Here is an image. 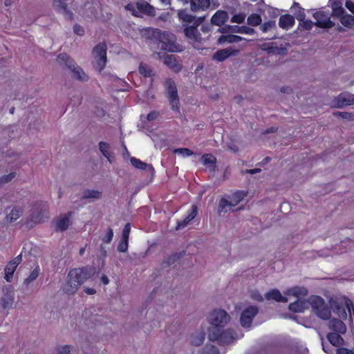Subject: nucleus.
I'll list each match as a JSON object with an SVG mask.
<instances>
[{
  "label": "nucleus",
  "mask_w": 354,
  "mask_h": 354,
  "mask_svg": "<svg viewBox=\"0 0 354 354\" xmlns=\"http://www.w3.org/2000/svg\"><path fill=\"white\" fill-rule=\"evenodd\" d=\"M218 32L221 34L226 33H244L248 35H253L256 32L255 30L252 28L246 26H231V25H225L223 28H218L217 30Z\"/></svg>",
  "instance_id": "nucleus-13"
},
{
  "label": "nucleus",
  "mask_w": 354,
  "mask_h": 354,
  "mask_svg": "<svg viewBox=\"0 0 354 354\" xmlns=\"http://www.w3.org/2000/svg\"><path fill=\"white\" fill-rule=\"evenodd\" d=\"M16 176L15 172H11L8 175H3L0 177V186L10 182Z\"/></svg>",
  "instance_id": "nucleus-48"
},
{
  "label": "nucleus",
  "mask_w": 354,
  "mask_h": 354,
  "mask_svg": "<svg viewBox=\"0 0 354 354\" xmlns=\"http://www.w3.org/2000/svg\"><path fill=\"white\" fill-rule=\"evenodd\" d=\"M130 161H131V165L133 167H135L136 168L142 169V170L149 171L150 174L151 176H153L155 171L151 165L147 164L134 157L131 158Z\"/></svg>",
  "instance_id": "nucleus-28"
},
{
  "label": "nucleus",
  "mask_w": 354,
  "mask_h": 354,
  "mask_svg": "<svg viewBox=\"0 0 354 354\" xmlns=\"http://www.w3.org/2000/svg\"><path fill=\"white\" fill-rule=\"evenodd\" d=\"M30 212V216L25 223L28 229L33 228L37 224L44 223L48 218V205L46 202L35 203Z\"/></svg>",
  "instance_id": "nucleus-3"
},
{
  "label": "nucleus",
  "mask_w": 354,
  "mask_h": 354,
  "mask_svg": "<svg viewBox=\"0 0 354 354\" xmlns=\"http://www.w3.org/2000/svg\"><path fill=\"white\" fill-rule=\"evenodd\" d=\"M311 306L313 312L319 318L327 320L331 315L330 307L327 306L324 300L319 296L311 295L309 297V307Z\"/></svg>",
  "instance_id": "nucleus-6"
},
{
  "label": "nucleus",
  "mask_w": 354,
  "mask_h": 354,
  "mask_svg": "<svg viewBox=\"0 0 354 354\" xmlns=\"http://www.w3.org/2000/svg\"><path fill=\"white\" fill-rule=\"evenodd\" d=\"M313 16L316 19L315 26L319 28L328 29L334 27L335 25V24L330 20L332 16L330 13L328 12L319 10L315 12Z\"/></svg>",
  "instance_id": "nucleus-9"
},
{
  "label": "nucleus",
  "mask_w": 354,
  "mask_h": 354,
  "mask_svg": "<svg viewBox=\"0 0 354 354\" xmlns=\"http://www.w3.org/2000/svg\"><path fill=\"white\" fill-rule=\"evenodd\" d=\"M198 214V207L196 205H192L190 212H189L187 215V218L189 219V221H192L197 215Z\"/></svg>",
  "instance_id": "nucleus-57"
},
{
  "label": "nucleus",
  "mask_w": 354,
  "mask_h": 354,
  "mask_svg": "<svg viewBox=\"0 0 354 354\" xmlns=\"http://www.w3.org/2000/svg\"><path fill=\"white\" fill-rule=\"evenodd\" d=\"M106 44L104 42L98 44L93 49V54L96 59L97 67L100 71H102L106 65Z\"/></svg>",
  "instance_id": "nucleus-10"
},
{
  "label": "nucleus",
  "mask_w": 354,
  "mask_h": 354,
  "mask_svg": "<svg viewBox=\"0 0 354 354\" xmlns=\"http://www.w3.org/2000/svg\"><path fill=\"white\" fill-rule=\"evenodd\" d=\"M240 53L239 49L234 48L232 46H229L225 48L216 50L212 56V59L218 62H222L226 60L230 57L237 56Z\"/></svg>",
  "instance_id": "nucleus-12"
},
{
  "label": "nucleus",
  "mask_w": 354,
  "mask_h": 354,
  "mask_svg": "<svg viewBox=\"0 0 354 354\" xmlns=\"http://www.w3.org/2000/svg\"><path fill=\"white\" fill-rule=\"evenodd\" d=\"M2 291L3 293L1 299L2 307L3 308H11L14 302V293L11 286H4Z\"/></svg>",
  "instance_id": "nucleus-17"
},
{
  "label": "nucleus",
  "mask_w": 354,
  "mask_h": 354,
  "mask_svg": "<svg viewBox=\"0 0 354 354\" xmlns=\"http://www.w3.org/2000/svg\"><path fill=\"white\" fill-rule=\"evenodd\" d=\"M156 55H157L160 59H162L164 64L174 72L178 73L182 70L183 66L176 60L175 55L165 54L162 56L161 53L158 52H156Z\"/></svg>",
  "instance_id": "nucleus-14"
},
{
  "label": "nucleus",
  "mask_w": 354,
  "mask_h": 354,
  "mask_svg": "<svg viewBox=\"0 0 354 354\" xmlns=\"http://www.w3.org/2000/svg\"><path fill=\"white\" fill-rule=\"evenodd\" d=\"M190 222H191V221H189V219L187 217H186L185 219H183L180 221H178L177 226L176 227V230H178L185 227Z\"/></svg>",
  "instance_id": "nucleus-59"
},
{
  "label": "nucleus",
  "mask_w": 354,
  "mask_h": 354,
  "mask_svg": "<svg viewBox=\"0 0 354 354\" xmlns=\"http://www.w3.org/2000/svg\"><path fill=\"white\" fill-rule=\"evenodd\" d=\"M70 225V220L68 217L64 216L57 220L56 223V231H65L68 229Z\"/></svg>",
  "instance_id": "nucleus-38"
},
{
  "label": "nucleus",
  "mask_w": 354,
  "mask_h": 354,
  "mask_svg": "<svg viewBox=\"0 0 354 354\" xmlns=\"http://www.w3.org/2000/svg\"><path fill=\"white\" fill-rule=\"evenodd\" d=\"M289 292L294 296L306 295L308 290L304 287H295L289 290Z\"/></svg>",
  "instance_id": "nucleus-46"
},
{
  "label": "nucleus",
  "mask_w": 354,
  "mask_h": 354,
  "mask_svg": "<svg viewBox=\"0 0 354 354\" xmlns=\"http://www.w3.org/2000/svg\"><path fill=\"white\" fill-rule=\"evenodd\" d=\"M71 71L73 73V78L82 82L88 80V76L79 66L76 65Z\"/></svg>",
  "instance_id": "nucleus-34"
},
{
  "label": "nucleus",
  "mask_w": 354,
  "mask_h": 354,
  "mask_svg": "<svg viewBox=\"0 0 354 354\" xmlns=\"http://www.w3.org/2000/svg\"><path fill=\"white\" fill-rule=\"evenodd\" d=\"M229 19V15L227 11L218 10H217L211 19V24L219 26V28H223V25Z\"/></svg>",
  "instance_id": "nucleus-18"
},
{
  "label": "nucleus",
  "mask_w": 354,
  "mask_h": 354,
  "mask_svg": "<svg viewBox=\"0 0 354 354\" xmlns=\"http://www.w3.org/2000/svg\"><path fill=\"white\" fill-rule=\"evenodd\" d=\"M333 114L335 116L341 117L342 118L349 121L354 120V114L352 113L335 111L333 113Z\"/></svg>",
  "instance_id": "nucleus-47"
},
{
  "label": "nucleus",
  "mask_w": 354,
  "mask_h": 354,
  "mask_svg": "<svg viewBox=\"0 0 354 354\" xmlns=\"http://www.w3.org/2000/svg\"><path fill=\"white\" fill-rule=\"evenodd\" d=\"M130 230H131V224L129 223H127L124 225V227L122 230V239L129 240Z\"/></svg>",
  "instance_id": "nucleus-56"
},
{
  "label": "nucleus",
  "mask_w": 354,
  "mask_h": 354,
  "mask_svg": "<svg viewBox=\"0 0 354 354\" xmlns=\"http://www.w3.org/2000/svg\"><path fill=\"white\" fill-rule=\"evenodd\" d=\"M137 9L142 13L149 16L155 17V8L145 0H139L136 2Z\"/></svg>",
  "instance_id": "nucleus-19"
},
{
  "label": "nucleus",
  "mask_w": 354,
  "mask_h": 354,
  "mask_svg": "<svg viewBox=\"0 0 354 354\" xmlns=\"http://www.w3.org/2000/svg\"><path fill=\"white\" fill-rule=\"evenodd\" d=\"M57 61L61 66H65L70 71L77 64L75 61L66 53H60L57 57Z\"/></svg>",
  "instance_id": "nucleus-26"
},
{
  "label": "nucleus",
  "mask_w": 354,
  "mask_h": 354,
  "mask_svg": "<svg viewBox=\"0 0 354 354\" xmlns=\"http://www.w3.org/2000/svg\"><path fill=\"white\" fill-rule=\"evenodd\" d=\"M194 1L202 10L209 8L210 6L209 0H194Z\"/></svg>",
  "instance_id": "nucleus-60"
},
{
  "label": "nucleus",
  "mask_w": 354,
  "mask_h": 354,
  "mask_svg": "<svg viewBox=\"0 0 354 354\" xmlns=\"http://www.w3.org/2000/svg\"><path fill=\"white\" fill-rule=\"evenodd\" d=\"M243 39H245L239 35L228 33L222 34V35H221L217 39V44L223 45L225 43L237 44Z\"/></svg>",
  "instance_id": "nucleus-21"
},
{
  "label": "nucleus",
  "mask_w": 354,
  "mask_h": 354,
  "mask_svg": "<svg viewBox=\"0 0 354 354\" xmlns=\"http://www.w3.org/2000/svg\"><path fill=\"white\" fill-rule=\"evenodd\" d=\"M138 69L139 73L144 77H151L152 75V70L145 64L141 63Z\"/></svg>",
  "instance_id": "nucleus-43"
},
{
  "label": "nucleus",
  "mask_w": 354,
  "mask_h": 354,
  "mask_svg": "<svg viewBox=\"0 0 354 354\" xmlns=\"http://www.w3.org/2000/svg\"><path fill=\"white\" fill-rule=\"evenodd\" d=\"M342 25L348 28L354 27V15L348 14L347 12L337 18Z\"/></svg>",
  "instance_id": "nucleus-33"
},
{
  "label": "nucleus",
  "mask_w": 354,
  "mask_h": 354,
  "mask_svg": "<svg viewBox=\"0 0 354 354\" xmlns=\"http://www.w3.org/2000/svg\"><path fill=\"white\" fill-rule=\"evenodd\" d=\"M186 252L185 250L180 251L179 252L174 253L167 259V260L163 261L161 263L162 268H166L174 264L176 261L183 258L185 255Z\"/></svg>",
  "instance_id": "nucleus-29"
},
{
  "label": "nucleus",
  "mask_w": 354,
  "mask_h": 354,
  "mask_svg": "<svg viewBox=\"0 0 354 354\" xmlns=\"http://www.w3.org/2000/svg\"><path fill=\"white\" fill-rule=\"evenodd\" d=\"M128 239H121L118 245V250L120 252H125L128 249Z\"/></svg>",
  "instance_id": "nucleus-52"
},
{
  "label": "nucleus",
  "mask_w": 354,
  "mask_h": 354,
  "mask_svg": "<svg viewBox=\"0 0 354 354\" xmlns=\"http://www.w3.org/2000/svg\"><path fill=\"white\" fill-rule=\"evenodd\" d=\"M328 328L330 330L334 331L333 333H339L344 334L346 332V324L339 319L333 318L328 323Z\"/></svg>",
  "instance_id": "nucleus-22"
},
{
  "label": "nucleus",
  "mask_w": 354,
  "mask_h": 354,
  "mask_svg": "<svg viewBox=\"0 0 354 354\" xmlns=\"http://www.w3.org/2000/svg\"><path fill=\"white\" fill-rule=\"evenodd\" d=\"M209 339L212 342L216 341L219 345H225L232 343L239 338L236 333L232 328L224 330L223 328H209Z\"/></svg>",
  "instance_id": "nucleus-4"
},
{
  "label": "nucleus",
  "mask_w": 354,
  "mask_h": 354,
  "mask_svg": "<svg viewBox=\"0 0 354 354\" xmlns=\"http://www.w3.org/2000/svg\"><path fill=\"white\" fill-rule=\"evenodd\" d=\"M333 103L335 107L339 109L354 104V95L349 93H342L334 99Z\"/></svg>",
  "instance_id": "nucleus-15"
},
{
  "label": "nucleus",
  "mask_w": 354,
  "mask_h": 354,
  "mask_svg": "<svg viewBox=\"0 0 354 354\" xmlns=\"http://www.w3.org/2000/svg\"><path fill=\"white\" fill-rule=\"evenodd\" d=\"M22 214V209L20 207H14L10 211V212H7V215L6 217V222L12 223L19 218Z\"/></svg>",
  "instance_id": "nucleus-35"
},
{
  "label": "nucleus",
  "mask_w": 354,
  "mask_h": 354,
  "mask_svg": "<svg viewBox=\"0 0 354 354\" xmlns=\"http://www.w3.org/2000/svg\"><path fill=\"white\" fill-rule=\"evenodd\" d=\"M295 24V18L290 15H281L279 19V26L283 29H288Z\"/></svg>",
  "instance_id": "nucleus-31"
},
{
  "label": "nucleus",
  "mask_w": 354,
  "mask_h": 354,
  "mask_svg": "<svg viewBox=\"0 0 354 354\" xmlns=\"http://www.w3.org/2000/svg\"><path fill=\"white\" fill-rule=\"evenodd\" d=\"M16 268H17V267H15V265L10 266V262H9L8 263V265L6 266L5 270H4L5 279L8 282L11 281L12 277H13V274H14Z\"/></svg>",
  "instance_id": "nucleus-42"
},
{
  "label": "nucleus",
  "mask_w": 354,
  "mask_h": 354,
  "mask_svg": "<svg viewBox=\"0 0 354 354\" xmlns=\"http://www.w3.org/2000/svg\"><path fill=\"white\" fill-rule=\"evenodd\" d=\"M231 317L230 315L223 309H215L209 315L208 319L210 327L224 328Z\"/></svg>",
  "instance_id": "nucleus-7"
},
{
  "label": "nucleus",
  "mask_w": 354,
  "mask_h": 354,
  "mask_svg": "<svg viewBox=\"0 0 354 354\" xmlns=\"http://www.w3.org/2000/svg\"><path fill=\"white\" fill-rule=\"evenodd\" d=\"M113 236V232L111 227H109L106 230V234L102 238L103 242L109 243L111 242Z\"/></svg>",
  "instance_id": "nucleus-53"
},
{
  "label": "nucleus",
  "mask_w": 354,
  "mask_h": 354,
  "mask_svg": "<svg viewBox=\"0 0 354 354\" xmlns=\"http://www.w3.org/2000/svg\"><path fill=\"white\" fill-rule=\"evenodd\" d=\"M245 18V14L239 13L234 15L230 19L232 23L242 24L244 22Z\"/></svg>",
  "instance_id": "nucleus-50"
},
{
  "label": "nucleus",
  "mask_w": 354,
  "mask_h": 354,
  "mask_svg": "<svg viewBox=\"0 0 354 354\" xmlns=\"http://www.w3.org/2000/svg\"><path fill=\"white\" fill-rule=\"evenodd\" d=\"M58 354H70L71 353V346L65 345L63 346H59L57 349Z\"/></svg>",
  "instance_id": "nucleus-61"
},
{
  "label": "nucleus",
  "mask_w": 354,
  "mask_h": 354,
  "mask_svg": "<svg viewBox=\"0 0 354 354\" xmlns=\"http://www.w3.org/2000/svg\"><path fill=\"white\" fill-rule=\"evenodd\" d=\"M205 340V334L203 333H199L193 335L191 337V344L194 346H201Z\"/></svg>",
  "instance_id": "nucleus-41"
},
{
  "label": "nucleus",
  "mask_w": 354,
  "mask_h": 354,
  "mask_svg": "<svg viewBox=\"0 0 354 354\" xmlns=\"http://www.w3.org/2000/svg\"><path fill=\"white\" fill-rule=\"evenodd\" d=\"M272 45L270 46L269 55L285 56L288 53L287 46H290V43H286L284 46H283L282 44L279 46L277 42H272Z\"/></svg>",
  "instance_id": "nucleus-25"
},
{
  "label": "nucleus",
  "mask_w": 354,
  "mask_h": 354,
  "mask_svg": "<svg viewBox=\"0 0 354 354\" xmlns=\"http://www.w3.org/2000/svg\"><path fill=\"white\" fill-rule=\"evenodd\" d=\"M329 304L330 309L340 319H346L347 313L346 308L351 313L350 305H352V301L346 297H332L329 299Z\"/></svg>",
  "instance_id": "nucleus-5"
},
{
  "label": "nucleus",
  "mask_w": 354,
  "mask_h": 354,
  "mask_svg": "<svg viewBox=\"0 0 354 354\" xmlns=\"http://www.w3.org/2000/svg\"><path fill=\"white\" fill-rule=\"evenodd\" d=\"M261 17L259 14H252L247 19V24L251 26L261 25Z\"/></svg>",
  "instance_id": "nucleus-40"
},
{
  "label": "nucleus",
  "mask_w": 354,
  "mask_h": 354,
  "mask_svg": "<svg viewBox=\"0 0 354 354\" xmlns=\"http://www.w3.org/2000/svg\"><path fill=\"white\" fill-rule=\"evenodd\" d=\"M276 28V22L274 20H269L261 25L260 29L263 32H266Z\"/></svg>",
  "instance_id": "nucleus-44"
},
{
  "label": "nucleus",
  "mask_w": 354,
  "mask_h": 354,
  "mask_svg": "<svg viewBox=\"0 0 354 354\" xmlns=\"http://www.w3.org/2000/svg\"><path fill=\"white\" fill-rule=\"evenodd\" d=\"M258 313L259 308L256 306H250L246 308L241 314V325L245 328H250L253 319Z\"/></svg>",
  "instance_id": "nucleus-11"
},
{
  "label": "nucleus",
  "mask_w": 354,
  "mask_h": 354,
  "mask_svg": "<svg viewBox=\"0 0 354 354\" xmlns=\"http://www.w3.org/2000/svg\"><path fill=\"white\" fill-rule=\"evenodd\" d=\"M97 272L95 268L86 266L71 270L67 276V282L63 286V291L68 295L74 294L79 287Z\"/></svg>",
  "instance_id": "nucleus-1"
},
{
  "label": "nucleus",
  "mask_w": 354,
  "mask_h": 354,
  "mask_svg": "<svg viewBox=\"0 0 354 354\" xmlns=\"http://www.w3.org/2000/svg\"><path fill=\"white\" fill-rule=\"evenodd\" d=\"M332 9L330 15L334 18H338L341 15L346 13L345 9L343 8V0H329Z\"/></svg>",
  "instance_id": "nucleus-20"
},
{
  "label": "nucleus",
  "mask_w": 354,
  "mask_h": 354,
  "mask_svg": "<svg viewBox=\"0 0 354 354\" xmlns=\"http://www.w3.org/2000/svg\"><path fill=\"white\" fill-rule=\"evenodd\" d=\"M203 164L212 169L216 167V158L212 154H205L201 157Z\"/></svg>",
  "instance_id": "nucleus-36"
},
{
  "label": "nucleus",
  "mask_w": 354,
  "mask_h": 354,
  "mask_svg": "<svg viewBox=\"0 0 354 354\" xmlns=\"http://www.w3.org/2000/svg\"><path fill=\"white\" fill-rule=\"evenodd\" d=\"M288 308L294 313H301L306 309L309 308V298L307 300L298 299L297 301L290 303Z\"/></svg>",
  "instance_id": "nucleus-23"
},
{
  "label": "nucleus",
  "mask_w": 354,
  "mask_h": 354,
  "mask_svg": "<svg viewBox=\"0 0 354 354\" xmlns=\"http://www.w3.org/2000/svg\"><path fill=\"white\" fill-rule=\"evenodd\" d=\"M53 6L56 9L66 10L67 4L63 0H53Z\"/></svg>",
  "instance_id": "nucleus-55"
},
{
  "label": "nucleus",
  "mask_w": 354,
  "mask_h": 354,
  "mask_svg": "<svg viewBox=\"0 0 354 354\" xmlns=\"http://www.w3.org/2000/svg\"><path fill=\"white\" fill-rule=\"evenodd\" d=\"M166 86L167 97L169 100L171 109L178 111L180 102L175 82L171 80H168L166 82Z\"/></svg>",
  "instance_id": "nucleus-8"
},
{
  "label": "nucleus",
  "mask_w": 354,
  "mask_h": 354,
  "mask_svg": "<svg viewBox=\"0 0 354 354\" xmlns=\"http://www.w3.org/2000/svg\"><path fill=\"white\" fill-rule=\"evenodd\" d=\"M99 149L104 157L107 158L110 163L114 160V156H112V153L110 151V145L105 142H99Z\"/></svg>",
  "instance_id": "nucleus-32"
},
{
  "label": "nucleus",
  "mask_w": 354,
  "mask_h": 354,
  "mask_svg": "<svg viewBox=\"0 0 354 354\" xmlns=\"http://www.w3.org/2000/svg\"><path fill=\"white\" fill-rule=\"evenodd\" d=\"M265 298L267 300H274L277 302L286 303L288 299L281 294L280 291L277 289H272L265 294Z\"/></svg>",
  "instance_id": "nucleus-27"
},
{
  "label": "nucleus",
  "mask_w": 354,
  "mask_h": 354,
  "mask_svg": "<svg viewBox=\"0 0 354 354\" xmlns=\"http://www.w3.org/2000/svg\"><path fill=\"white\" fill-rule=\"evenodd\" d=\"M102 197V192L95 189H85L82 192L80 201H85V203H87L100 200Z\"/></svg>",
  "instance_id": "nucleus-16"
},
{
  "label": "nucleus",
  "mask_w": 354,
  "mask_h": 354,
  "mask_svg": "<svg viewBox=\"0 0 354 354\" xmlns=\"http://www.w3.org/2000/svg\"><path fill=\"white\" fill-rule=\"evenodd\" d=\"M38 275H39V269H38V267H37L35 269H34V270L32 271V272L30 274L28 277L24 280V283L25 284L28 285L30 282L35 280L37 278Z\"/></svg>",
  "instance_id": "nucleus-49"
},
{
  "label": "nucleus",
  "mask_w": 354,
  "mask_h": 354,
  "mask_svg": "<svg viewBox=\"0 0 354 354\" xmlns=\"http://www.w3.org/2000/svg\"><path fill=\"white\" fill-rule=\"evenodd\" d=\"M345 6L354 15V2L351 0H346Z\"/></svg>",
  "instance_id": "nucleus-64"
},
{
  "label": "nucleus",
  "mask_w": 354,
  "mask_h": 354,
  "mask_svg": "<svg viewBox=\"0 0 354 354\" xmlns=\"http://www.w3.org/2000/svg\"><path fill=\"white\" fill-rule=\"evenodd\" d=\"M178 17L179 19L185 23H192L196 18V16L189 14L186 10H178Z\"/></svg>",
  "instance_id": "nucleus-37"
},
{
  "label": "nucleus",
  "mask_w": 354,
  "mask_h": 354,
  "mask_svg": "<svg viewBox=\"0 0 354 354\" xmlns=\"http://www.w3.org/2000/svg\"><path fill=\"white\" fill-rule=\"evenodd\" d=\"M184 33L187 38L193 39L196 42L200 43L202 41L201 35L195 26H186L184 28Z\"/></svg>",
  "instance_id": "nucleus-24"
},
{
  "label": "nucleus",
  "mask_w": 354,
  "mask_h": 354,
  "mask_svg": "<svg viewBox=\"0 0 354 354\" xmlns=\"http://www.w3.org/2000/svg\"><path fill=\"white\" fill-rule=\"evenodd\" d=\"M315 26V23L311 20H304L299 23V27H302L304 29L309 30L313 26Z\"/></svg>",
  "instance_id": "nucleus-54"
},
{
  "label": "nucleus",
  "mask_w": 354,
  "mask_h": 354,
  "mask_svg": "<svg viewBox=\"0 0 354 354\" xmlns=\"http://www.w3.org/2000/svg\"><path fill=\"white\" fill-rule=\"evenodd\" d=\"M295 17L300 22L304 21L306 18V14L304 12V9L301 8H299V10L295 13Z\"/></svg>",
  "instance_id": "nucleus-58"
},
{
  "label": "nucleus",
  "mask_w": 354,
  "mask_h": 354,
  "mask_svg": "<svg viewBox=\"0 0 354 354\" xmlns=\"http://www.w3.org/2000/svg\"><path fill=\"white\" fill-rule=\"evenodd\" d=\"M245 194L243 192H236L233 194L234 200L235 201V203L234 205H237L243 199Z\"/></svg>",
  "instance_id": "nucleus-62"
},
{
  "label": "nucleus",
  "mask_w": 354,
  "mask_h": 354,
  "mask_svg": "<svg viewBox=\"0 0 354 354\" xmlns=\"http://www.w3.org/2000/svg\"><path fill=\"white\" fill-rule=\"evenodd\" d=\"M147 37L155 44H160V50L171 53L182 52L183 48L177 43L174 34L158 28H150L147 30Z\"/></svg>",
  "instance_id": "nucleus-2"
},
{
  "label": "nucleus",
  "mask_w": 354,
  "mask_h": 354,
  "mask_svg": "<svg viewBox=\"0 0 354 354\" xmlns=\"http://www.w3.org/2000/svg\"><path fill=\"white\" fill-rule=\"evenodd\" d=\"M174 153H179L183 156H189L193 154V151L187 148H178L174 150Z\"/></svg>",
  "instance_id": "nucleus-51"
},
{
  "label": "nucleus",
  "mask_w": 354,
  "mask_h": 354,
  "mask_svg": "<svg viewBox=\"0 0 354 354\" xmlns=\"http://www.w3.org/2000/svg\"><path fill=\"white\" fill-rule=\"evenodd\" d=\"M337 354H354V348L350 350L344 347L338 348Z\"/></svg>",
  "instance_id": "nucleus-63"
},
{
  "label": "nucleus",
  "mask_w": 354,
  "mask_h": 354,
  "mask_svg": "<svg viewBox=\"0 0 354 354\" xmlns=\"http://www.w3.org/2000/svg\"><path fill=\"white\" fill-rule=\"evenodd\" d=\"M201 354H220L218 348L214 345L207 344L202 350Z\"/></svg>",
  "instance_id": "nucleus-45"
},
{
  "label": "nucleus",
  "mask_w": 354,
  "mask_h": 354,
  "mask_svg": "<svg viewBox=\"0 0 354 354\" xmlns=\"http://www.w3.org/2000/svg\"><path fill=\"white\" fill-rule=\"evenodd\" d=\"M339 333H329L326 335L328 341L333 346L339 347L344 344V340Z\"/></svg>",
  "instance_id": "nucleus-30"
},
{
  "label": "nucleus",
  "mask_w": 354,
  "mask_h": 354,
  "mask_svg": "<svg viewBox=\"0 0 354 354\" xmlns=\"http://www.w3.org/2000/svg\"><path fill=\"white\" fill-rule=\"evenodd\" d=\"M235 205L232 204L231 202L228 201L224 198H222L219 202V205L218 207V213L220 214L221 212H227L228 209L231 207H234Z\"/></svg>",
  "instance_id": "nucleus-39"
}]
</instances>
